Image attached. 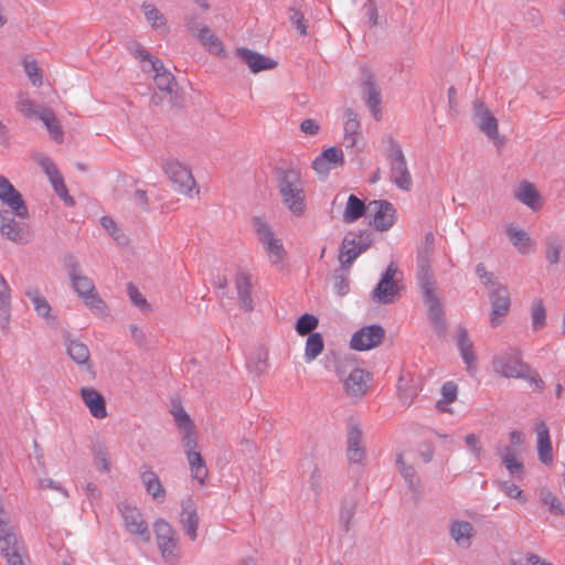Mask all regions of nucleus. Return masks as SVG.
<instances>
[{
  "mask_svg": "<svg viewBox=\"0 0 565 565\" xmlns=\"http://www.w3.org/2000/svg\"><path fill=\"white\" fill-rule=\"evenodd\" d=\"M434 246L435 236L433 233H427L423 246L418 250L417 280L423 292L424 301L428 307V318L436 329H440L444 322V310L429 265V255Z\"/></svg>",
  "mask_w": 565,
  "mask_h": 565,
  "instance_id": "1",
  "label": "nucleus"
},
{
  "mask_svg": "<svg viewBox=\"0 0 565 565\" xmlns=\"http://www.w3.org/2000/svg\"><path fill=\"white\" fill-rule=\"evenodd\" d=\"M324 364L327 369L335 372L350 398L361 399L367 394L373 376L358 365V360L354 356L327 355Z\"/></svg>",
  "mask_w": 565,
  "mask_h": 565,
  "instance_id": "2",
  "label": "nucleus"
},
{
  "mask_svg": "<svg viewBox=\"0 0 565 565\" xmlns=\"http://www.w3.org/2000/svg\"><path fill=\"white\" fill-rule=\"evenodd\" d=\"M68 278L73 290L95 317L99 319H108L110 317V309L98 294L94 281L84 275L77 265L70 267Z\"/></svg>",
  "mask_w": 565,
  "mask_h": 565,
  "instance_id": "3",
  "label": "nucleus"
},
{
  "mask_svg": "<svg viewBox=\"0 0 565 565\" xmlns=\"http://www.w3.org/2000/svg\"><path fill=\"white\" fill-rule=\"evenodd\" d=\"M278 193L282 204L295 216L301 217L307 212L305 182L299 171L286 170L278 180Z\"/></svg>",
  "mask_w": 565,
  "mask_h": 565,
  "instance_id": "4",
  "label": "nucleus"
},
{
  "mask_svg": "<svg viewBox=\"0 0 565 565\" xmlns=\"http://www.w3.org/2000/svg\"><path fill=\"white\" fill-rule=\"evenodd\" d=\"M163 173L170 180L173 190L189 199L199 195L200 188L192 173V169L184 162L170 158L162 163Z\"/></svg>",
  "mask_w": 565,
  "mask_h": 565,
  "instance_id": "5",
  "label": "nucleus"
},
{
  "mask_svg": "<svg viewBox=\"0 0 565 565\" xmlns=\"http://www.w3.org/2000/svg\"><path fill=\"white\" fill-rule=\"evenodd\" d=\"M492 366L501 376L523 379L540 391L544 388V381L540 374L523 363L518 355H497L492 361Z\"/></svg>",
  "mask_w": 565,
  "mask_h": 565,
  "instance_id": "6",
  "label": "nucleus"
},
{
  "mask_svg": "<svg viewBox=\"0 0 565 565\" xmlns=\"http://www.w3.org/2000/svg\"><path fill=\"white\" fill-rule=\"evenodd\" d=\"M252 224L269 263L275 267H281L287 258V250L285 249L282 241L275 234L265 220L254 217Z\"/></svg>",
  "mask_w": 565,
  "mask_h": 565,
  "instance_id": "7",
  "label": "nucleus"
},
{
  "mask_svg": "<svg viewBox=\"0 0 565 565\" xmlns=\"http://www.w3.org/2000/svg\"><path fill=\"white\" fill-rule=\"evenodd\" d=\"M153 531L162 558L170 564L178 563L180 558V546L177 531L163 519H159L154 522Z\"/></svg>",
  "mask_w": 565,
  "mask_h": 565,
  "instance_id": "8",
  "label": "nucleus"
},
{
  "mask_svg": "<svg viewBox=\"0 0 565 565\" xmlns=\"http://www.w3.org/2000/svg\"><path fill=\"white\" fill-rule=\"evenodd\" d=\"M384 145L393 182L402 190H409L412 186V177L402 148L391 138L386 139Z\"/></svg>",
  "mask_w": 565,
  "mask_h": 565,
  "instance_id": "9",
  "label": "nucleus"
},
{
  "mask_svg": "<svg viewBox=\"0 0 565 565\" xmlns=\"http://www.w3.org/2000/svg\"><path fill=\"white\" fill-rule=\"evenodd\" d=\"M0 201L17 218L29 220V209L22 194L3 175H0Z\"/></svg>",
  "mask_w": 565,
  "mask_h": 565,
  "instance_id": "10",
  "label": "nucleus"
},
{
  "mask_svg": "<svg viewBox=\"0 0 565 565\" xmlns=\"http://www.w3.org/2000/svg\"><path fill=\"white\" fill-rule=\"evenodd\" d=\"M367 212L371 217V225L377 231H388L397 221V211L394 205L386 200H374L367 205Z\"/></svg>",
  "mask_w": 565,
  "mask_h": 565,
  "instance_id": "11",
  "label": "nucleus"
},
{
  "mask_svg": "<svg viewBox=\"0 0 565 565\" xmlns=\"http://www.w3.org/2000/svg\"><path fill=\"white\" fill-rule=\"evenodd\" d=\"M10 213L6 210L0 211V233L14 243H28L32 235L28 220H15Z\"/></svg>",
  "mask_w": 565,
  "mask_h": 565,
  "instance_id": "12",
  "label": "nucleus"
},
{
  "mask_svg": "<svg viewBox=\"0 0 565 565\" xmlns=\"http://www.w3.org/2000/svg\"><path fill=\"white\" fill-rule=\"evenodd\" d=\"M117 508L122 516L126 530L130 534L139 536L143 542H150V531L141 512L127 502H120Z\"/></svg>",
  "mask_w": 565,
  "mask_h": 565,
  "instance_id": "13",
  "label": "nucleus"
},
{
  "mask_svg": "<svg viewBox=\"0 0 565 565\" xmlns=\"http://www.w3.org/2000/svg\"><path fill=\"white\" fill-rule=\"evenodd\" d=\"M384 338V330L380 326H369L356 331L351 338V348L356 351L372 350Z\"/></svg>",
  "mask_w": 565,
  "mask_h": 565,
  "instance_id": "14",
  "label": "nucleus"
},
{
  "mask_svg": "<svg viewBox=\"0 0 565 565\" xmlns=\"http://www.w3.org/2000/svg\"><path fill=\"white\" fill-rule=\"evenodd\" d=\"M365 455L362 429L358 423L350 422L348 425L347 457L351 463H362Z\"/></svg>",
  "mask_w": 565,
  "mask_h": 565,
  "instance_id": "15",
  "label": "nucleus"
},
{
  "mask_svg": "<svg viewBox=\"0 0 565 565\" xmlns=\"http://www.w3.org/2000/svg\"><path fill=\"white\" fill-rule=\"evenodd\" d=\"M473 120L478 128L491 140H498V120L480 100L473 103Z\"/></svg>",
  "mask_w": 565,
  "mask_h": 565,
  "instance_id": "16",
  "label": "nucleus"
},
{
  "mask_svg": "<svg viewBox=\"0 0 565 565\" xmlns=\"http://www.w3.org/2000/svg\"><path fill=\"white\" fill-rule=\"evenodd\" d=\"M511 306L510 294L507 287L498 286L491 292V313L490 322L492 327H497L508 315Z\"/></svg>",
  "mask_w": 565,
  "mask_h": 565,
  "instance_id": "17",
  "label": "nucleus"
},
{
  "mask_svg": "<svg viewBox=\"0 0 565 565\" xmlns=\"http://www.w3.org/2000/svg\"><path fill=\"white\" fill-rule=\"evenodd\" d=\"M514 198L532 211H540L544 205L543 196L530 181H521L513 190Z\"/></svg>",
  "mask_w": 565,
  "mask_h": 565,
  "instance_id": "18",
  "label": "nucleus"
},
{
  "mask_svg": "<svg viewBox=\"0 0 565 565\" xmlns=\"http://www.w3.org/2000/svg\"><path fill=\"white\" fill-rule=\"evenodd\" d=\"M344 162L343 151L337 147H330L320 153L312 162L317 174L326 177L328 173Z\"/></svg>",
  "mask_w": 565,
  "mask_h": 565,
  "instance_id": "19",
  "label": "nucleus"
},
{
  "mask_svg": "<svg viewBox=\"0 0 565 565\" xmlns=\"http://www.w3.org/2000/svg\"><path fill=\"white\" fill-rule=\"evenodd\" d=\"M343 142L347 147H356L362 138L361 122L352 108L342 113Z\"/></svg>",
  "mask_w": 565,
  "mask_h": 565,
  "instance_id": "20",
  "label": "nucleus"
},
{
  "mask_svg": "<svg viewBox=\"0 0 565 565\" xmlns=\"http://www.w3.org/2000/svg\"><path fill=\"white\" fill-rule=\"evenodd\" d=\"M181 514H180V523L185 535L189 536L191 541H195L198 537V527H199V514L196 511V505L191 497H188L181 502Z\"/></svg>",
  "mask_w": 565,
  "mask_h": 565,
  "instance_id": "21",
  "label": "nucleus"
},
{
  "mask_svg": "<svg viewBox=\"0 0 565 565\" xmlns=\"http://www.w3.org/2000/svg\"><path fill=\"white\" fill-rule=\"evenodd\" d=\"M189 32L195 36L200 43L205 46L211 53L222 55L224 46L221 40L211 31L206 25H195L193 20L186 22Z\"/></svg>",
  "mask_w": 565,
  "mask_h": 565,
  "instance_id": "22",
  "label": "nucleus"
},
{
  "mask_svg": "<svg viewBox=\"0 0 565 565\" xmlns=\"http://www.w3.org/2000/svg\"><path fill=\"white\" fill-rule=\"evenodd\" d=\"M535 433H536V450L537 457L541 463L545 466L553 465V448L552 440L550 435V429L547 425L543 420H539L535 423Z\"/></svg>",
  "mask_w": 565,
  "mask_h": 565,
  "instance_id": "23",
  "label": "nucleus"
},
{
  "mask_svg": "<svg viewBox=\"0 0 565 565\" xmlns=\"http://www.w3.org/2000/svg\"><path fill=\"white\" fill-rule=\"evenodd\" d=\"M236 55L247 64L252 73L274 70L278 65L274 58L245 47L237 49Z\"/></svg>",
  "mask_w": 565,
  "mask_h": 565,
  "instance_id": "24",
  "label": "nucleus"
},
{
  "mask_svg": "<svg viewBox=\"0 0 565 565\" xmlns=\"http://www.w3.org/2000/svg\"><path fill=\"white\" fill-rule=\"evenodd\" d=\"M22 546L18 537L8 527V520L4 516L3 510L0 509V552L4 559L11 558L12 554H21Z\"/></svg>",
  "mask_w": 565,
  "mask_h": 565,
  "instance_id": "25",
  "label": "nucleus"
},
{
  "mask_svg": "<svg viewBox=\"0 0 565 565\" xmlns=\"http://www.w3.org/2000/svg\"><path fill=\"white\" fill-rule=\"evenodd\" d=\"M140 479L146 492L158 503L164 502L167 492L158 475L148 465L141 467Z\"/></svg>",
  "mask_w": 565,
  "mask_h": 565,
  "instance_id": "26",
  "label": "nucleus"
},
{
  "mask_svg": "<svg viewBox=\"0 0 565 565\" xmlns=\"http://www.w3.org/2000/svg\"><path fill=\"white\" fill-rule=\"evenodd\" d=\"M505 233L510 243L520 254L527 255L534 252L535 242L523 228L509 224L505 226Z\"/></svg>",
  "mask_w": 565,
  "mask_h": 565,
  "instance_id": "27",
  "label": "nucleus"
},
{
  "mask_svg": "<svg viewBox=\"0 0 565 565\" xmlns=\"http://www.w3.org/2000/svg\"><path fill=\"white\" fill-rule=\"evenodd\" d=\"M81 396L92 416L98 419H103L107 416L105 398L95 388L83 387L81 390Z\"/></svg>",
  "mask_w": 565,
  "mask_h": 565,
  "instance_id": "28",
  "label": "nucleus"
},
{
  "mask_svg": "<svg viewBox=\"0 0 565 565\" xmlns=\"http://www.w3.org/2000/svg\"><path fill=\"white\" fill-rule=\"evenodd\" d=\"M449 535L458 546L468 548L475 536V529L468 521H454L449 526Z\"/></svg>",
  "mask_w": 565,
  "mask_h": 565,
  "instance_id": "29",
  "label": "nucleus"
},
{
  "mask_svg": "<svg viewBox=\"0 0 565 565\" xmlns=\"http://www.w3.org/2000/svg\"><path fill=\"white\" fill-rule=\"evenodd\" d=\"M366 249L365 245H362L360 241L355 238H344L340 253L339 262L343 268H349L352 263Z\"/></svg>",
  "mask_w": 565,
  "mask_h": 565,
  "instance_id": "30",
  "label": "nucleus"
},
{
  "mask_svg": "<svg viewBox=\"0 0 565 565\" xmlns=\"http://www.w3.org/2000/svg\"><path fill=\"white\" fill-rule=\"evenodd\" d=\"M363 95L367 107L370 108L375 120H381V95L377 86L372 79H367L363 84Z\"/></svg>",
  "mask_w": 565,
  "mask_h": 565,
  "instance_id": "31",
  "label": "nucleus"
},
{
  "mask_svg": "<svg viewBox=\"0 0 565 565\" xmlns=\"http://www.w3.org/2000/svg\"><path fill=\"white\" fill-rule=\"evenodd\" d=\"M399 286L395 280H380L373 291V298L380 303H391L399 294Z\"/></svg>",
  "mask_w": 565,
  "mask_h": 565,
  "instance_id": "32",
  "label": "nucleus"
},
{
  "mask_svg": "<svg viewBox=\"0 0 565 565\" xmlns=\"http://www.w3.org/2000/svg\"><path fill=\"white\" fill-rule=\"evenodd\" d=\"M502 465L508 469L511 476L522 479L524 475V466L518 460L510 447L499 448L497 451Z\"/></svg>",
  "mask_w": 565,
  "mask_h": 565,
  "instance_id": "33",
  "label": "nucleus"
},
{
  "mask_svg": "<svg viewBox=\"0 0 565 565\" xmlns=\"http://www.w3.org/2000/svg\"><path fill=\"white\" fill-rule=\"evenodd\" d=\"M25 296L29 298V300L32 302L33 308L35 312L44 318V319H51L52 315V308L50 303L47 302L46 298L41 294V291L34 287L30 286L25 289Z\"/></svg>",
  "mask_w": 565,
  "mask_h": 565,
  "instance_id": "34",
  "label": "nucleus"
},
{
  "mask_svg": "<svg viewBox=\"0 0 565 565\" xmlns=\"http://www.w3.org/2000/svg\"><path fill=\"white\" fill-rule=\"evenodd\" d=\"M367 211V206L364 202L354 194L348 196L344 210L343 221L347 223H353L361 218Z\"/></svg>",
  "mask_w": 565,
  "mask_h": 565,
  "instance_id": "35",
  "label": "nucleus"
},
{
  "mask_svg": "<svg viewBox=\"0 0 565 565\" xmlns=\"http://www.w3.org/2000/svg\"><path fill=\"white\" fill-rule=\"evenodd\" d=\"M564 244L557 235H548L544 242V256L551 265H556L561 260Z\"/></svg>",
  "mask_w": 565,
  "mask_h": 565,
  "instance_id": "36",
  "label": "nucleus"
},
{
  "mask_svg": "<svg viewBox=\"0 0 565 565\" xmlns=\"http://www.w3.org/2000/svg\"><path fill=\"white\" fill-rule=\"evenodd\" d=\"M235 287L239 299L245 308H252V276L248 273L241 271L235 276Z\"/></svg>",
  "mask_w": 565,
  "mask_h": 565,
  "instance_id": "37",
  "label": "nucleus"
},
{
  "mask_svg": "<svg viewBox=\"0 0 565 565\" xmlns=\"http://www.w3.org/2000/svg\"><path fill=\"white\" fill-rule=\"evenodd\" d=\"M39 118L43 121L51 138L57 142H61L63 140V130L53 110L46 108L41 109Z\"/></svg>",
  "mask_w": 565,
  "mask_h": 565,
  "instance_id": "38",
  "label": "nucleus"
},
{
  "mask_svg": "<svg viewBox=\"0 0 565 565\" xmlns=\"http://www.w3.org/2000/svg\"><path fill=\"white\" fill-rule=\"evenodd\" d=\"M192 477L199 481L200 484L205 482L207 477V468L204 459L199 451H189L186 455Z\"/></svg>",
  "mask_w": 565,
  "mask_h": 565,
  "instance_id": "39",
  "label": "nucleus"
},
{
  "mask_svg": "<svg viewBox=\"0 0 565 565\" xmlns=\"http://www.w3.org/2000/svg\"><path fill=\"white\" fill-rule=\"evenodd\" d=\"M154 73L153 79L156 83V86L163 92H171L173 86V76L170 72L164 70L163 64L161 61H153L152 62V70Z\"/></svg>",
  "mask_w": 565,
  "mask_h": 565,
  "instance_id": "40",
  "label": "nucleus"
},
{
  "mask_svg": "<svg viewBox=\"0 0 565 565\" xmlns=\"http://www.w3.org/2000/svg\"><path fill=\"white\" fill-rule=\"evenodd\" d=\"M440 393L441 398L437 402L436 407L443 413H449L450 408L448 405L457 399L458 386L455 382L448 381L443 384Z\"/></svg>",
  "mask_w": 565,
  "mask_h": 565,
  "instance_id": "41",
  "label": "nucleus"
},
{
  "mask_svg": "<svg viewBox=\"0 0 565 565\" xmlns=\"http://www.w3.org/2000/svg\"><path fill=\"white\" fill-rule=\"evenodd\" d=\"M142 11L148 23L158 31H167V21L164 15L152 4L145 3L142 6Z\"/></svg>",
  "mask_w": 565,
  "mask_h": 565,
  "instance_id": "42",
  "label": "nucleus"
},
{
  "mask_svg": "<svg viewBox=\"0 0 565 565\" xmlns=\"http://www.w3.org/2000/svg\"><path fill=\"white\" fill-rule=\"evenodd\" d=\"M411 381L412 380L406 379L404 374H401V376L398 377V396L404 405H411L418 393L417 387L411 384Z\"/></svg>",
  "mask_w": 565,
  "mask_h": 565,
  "instance_id": "43",
  "label": "nucleus"
},
{
  "mask_svg": "<svg viewBox=\"0 0 565 565\" xmlns=\"http://www.w3.org/2000/svg\"><path fill=\"white\" fill-rule=\"evenodd\" d=\"M245 366L254 377L260 376L268 369L267 355H246Z\"/></svg>",
  "mask_w": 565,
  "mask_h": 565,
  "instance_id": "44",
  "label": "nucleus"
},
{
  "mask_svg": "<svg viewBox=\"0 0 565 565\" xmlns=\"http://www.w3.org/2000/svg\"><path fill=\"white\" fill-rule=\"evenodd\" d=\"M531 321L533 330H541L546 326V309L543 300L536 299L531 306Z\"/></svg>",
  "mask_w": 565,
  "mask_h": 565,
  "instance_id": "45",
  "label": "nucleus"
},
{
  "mask_svg": "<svg viewBox=\"0 0 565 565\" xmlns=\"http://www.w3.org/2000/svg\"><path fill=\"white\" fill-rule=\"evenodd\" d=\"M540 499L544 505H546L551 513L555 515H563L564 509L558 498L547 488L540 490Z\"/></svg>",
  "mask_w": 565,
  "mask_h": 565,
  "instance_id": "46",
  "label": "nucleus"
},
{
  "mask_svg": "<svg viewBox=\"0 0 565 565\" xmlns=\"http://www.w3.org/2000/svg\"><path fill=\"white\" fill-rule=\"evenodd\" d=\"M17 109L26 118L39 117L41 110H38L35 103L25 94H19Z\"/></svg>",
  "mask_w": 565,
  "mask_h": 565,
  "instance_id": "47",
  "label": "nucleus"
},
{
  "mask_svg": "<svg viewBox=\"0 0 565 565\" xmlns=\"http://www.w3.org/2000/svg\"><path fill=\"white\" fill-rule=\"evenodd\" d=\"M396 465L398 466L399 472L408 483L411 488H415L418 483V479L416 478V471L413 466L407 465L404 461L403 455L399 454L396 457Z\"/></svg>",
  "mask_w": 565,
  "mask_h": 565,
  "instance_id": "48",
  "label": "nucleus"
},
{
  "mask_svg": "<svg viewBox=\"0 0 565 565\" xmlns=\"http://www.w3.org/2000/svg\"><path fill=\"white\" fill-rule=\"evenodd\" d=\"M318 322L319 321H318L317 317L309 315V313H305L298 319L297 324H296V330L301 335L308 334L313 329H316V327L318 326Z\"/></svg>",
  "mask_w": 565,
  "mask_h": 565,
  "instance_id": "49",
  "label": "nucleus"
},
{
  "mask_svg": "<svg viewBox=\"0 0 565 565\" xmlns=\"http://www.w3.org/2000/svg\"><path fill=\"white\" fill-rule=\"evenodd\" d=\"M23 67L26 76L34 86L42 85V72L35 61L24 60Z\"/></svg>",
  "mask_w": 565,
  "mask_h": 565,
  "instance_id": "50",
  "label": "nucleus"
},
{
  "mask_svg": "<svg viewBox=\"0 0 565 565\" xmlns=\"http://www.w3.org/2000/svg\"><path fill=\"white\" fill-rule=\"evenodd\" d=\"M35 160L39 163V166L43 169L45 174L47 175L50 182L62 177L60 174L57 168L55 167V164L52 162V160L49 157L39 154Z\"/></svg>",
  "mask_w": 565,
  "mask_h": 565,
  "instance_id": "51",
  "label": "nucleus"
},
{
  "mask_svg": "<svg viewBox=\"0 0 565 565\" xmlns=\"http://www.w3.org/2000/svg\"><path fill=\"white\" fill-rule=\"evenodd\" d=\"M355 513V503L348 502L343 503L340 509V523L343 526L344 531H349L352 525V520Z\"/></svg>",
  "mask_w": 565,
  "mask_h": 565,
  "instance_id": "52",
  "label": "nucleus"
},
{
  "mask_svg": "<svg viewBox=\"0 0 565 565\" xmlns=\"http://www.w3.org/2000/svg\"><path fill=\"white\" fill-rule=\"evenodd\" d=\"M172 415L174 417V420H175L178 427L181 430L195 428L194 423L192 422V419L190 418L188 413L181 406L174 408L172 411Z\"/></svg>",
  "mask_w": 565,
  "mask_h": 565,
  "instance_id": "53",
  "label": "nucleus"
},
{
  "mask_svg": "<svg viewBox=\"0 0 565 565\" xmlns=\"http://www.w3.org/2000/svg\"><path fill=\"white\" fill-rule=\"evenodd\" d=\"M73 361L78 365L83 374H87L88 379H95V371L89 355H71Z\"/></svg>",
  "mask_w": 565,
  "mask_h": 565,
  "instance_id": "54",
  "label": "nucleus"
},
{
  "mask_svg": "<svg viewBox=\"0 0 565 565\" xmlns=\"http://www.w3.org/2000/svg\"><path fill=\"white\" fill-rule=\"evenodd\" d=\"M11 303V289L4 277L0 274V309L8 311Z\"/></svg>",
  "mask_w": 565,
  "mask_h": 565,
  "instance_id": "55",
  "label": "nucleus"
},
{
  "mask_svg": "<svg viewBox=\"0 0 565 565\" xmlns=\"http://www.w3.org/2000/svg\"><path fill=\"white\" fill-rule=\"evenodd\" d=\"M307 463L309 468H311V473L309 477V486L312 489V491L319 495L320 487H321V475L317 468V465L313 462L312 459H307Z\"/></svg>",
  "mask_w": 565,
  "mask_h": 565,
  "instance_id": "56",
  "label": "nucleus"
},
{
  "mask_svg": "<svg viewBox=\"0 0 565 565\" xmlns=\"http://www.w3.org/2000/svg\"><path fill=\"white\" fill-rule=\"evenodd\" d=\"M95 465L99 470L105 472H109L110 470V460L108 458V452L105 447H98L94 455Z\"/></svg>",
  "mask_w": 565,
  "mask_h": 565,
  "instance_id": "57",
  "label": "nucleus"
},
{
  "mask_svg": "<svg viewBox=\"0 0 565 565\" xmlns=\"http://www.w3.org/2000/svg\"><path fill=\"white\" fill-rule=\"evenodd\" d=\"M500 490L510 498L518 499L522 502L526 501L525 497L523 495V491L514 483L503 481L500 483Z\"/></svg>",
  "mask_w": 565,
  "mask_h": 565,
  "instance_id": "58",
  "label": "nucleus"
},
{
  "mask_svg": "<svg viewBox=\"0 0 565 565\" xmlns=\"http://www.w3.org/2000/svg\"><path fill=\"white\" fill-rule=\"evenodd\" d=\"M63 338L67 353H85L88 351L84 343L72 338L70 334H65Z\"/></svg>",
  "mask_w": 565,
  "mask_h": 565,
  "instance_id": "59",
  "label": "nucleus"
},
{
  "mask_svg": "<svg viewBox=\"0 0 565 565\" xmlns=\"http://www.w3.org/2000/svg\"><path fill=\"white\" fill-rule=\"evenodd\" d=\"M127 292H128V296L131 300V302L139 307V308H147L148 307V302L146 300V298L142 296V294L138 290V288L134 285V284H128L127 285Z\"/></svg>",
  "mask_w": 565,
  "mask_h": 565,
  "instance_id": "60",
  "label": "nucleus"
},
{
  "mask_svg": "<svg viewBox=\"0 0 565 565\" xmlns=\"http://www.w3.org/2000/svg\"><path fill=\"white\" fill-rule=\"evenodd\" d=\"M323 340L320 333H311L307 340L306 353H321Z\"/></svg>",
  "mask_w": 565,
  "mask_h": 565,
  "instance_id": "61",
  "label": "nucleus"
},
{
  "mask_svg": "<svg viewBox=\"0 0 565 565\" xmlns=\"http://www.w3.org/2000/svg\"><path fill=\"white\" fill-rule=\"evenodd\" d=\"M182 443L183 447L185 449V455L189 454V451H196L195 448L198 446L196 444V436H195V428L192 429H185L182 430Z\"/></svg>",
  "mask_w": 565,
  "mask_h": 565,
  "instance_id": "62",
  "label": "nucleus"
},
{
  "mask_svg": "<svg viewBox=\"0 0 565 565\" xmlns=\"http://www.w3.org/2000/svg\"><path fill=\"white\" fill-rule=\"evenodd\" d=\"M54 191L56 192V194L63 199L65 202H67L68 204H73V200L72 198L68 195V192H67V189H66V185L63 181V178H58L56 180H53L51 182Z\"/></svg>",
  "mask_w": 565,
  "mask_h": 565,
  "instance_id": "63",
  "label": "nucleus"
},
{
  "mask_svg": "<svg viewBox=\"0 0 565 565\" xmlns=\"http://www.w3.org/2000/svg\"><path fill=\"white\" fill-rule=\"evenodd\" d=\"M465 441L469 449L471 450V452L473 454V456L476 458H480L483 448L479 438L475 434H469L465 437Z\"/></svg>",
  "mask_w": 565,
  "mask_h": 565,
  "instance_id": "64",
  "label": "nucleus"
}]
</instances>
